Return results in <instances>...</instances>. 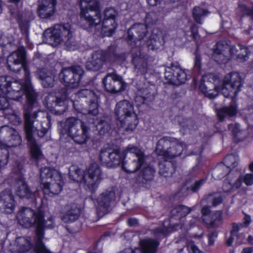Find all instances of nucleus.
<instances>
[{
	"mask_svg": "<svg viewBox=\"0 0 253 253\" xmlns=\"http://www.w3.org/2000/svg\"><path fill=\"white\" fill-rule=\"evenodd\" d=\"M77 95L82 99V101L86 103L88 114L92 116L89 123L95 126L100 135L108 133L112 128L114 129L118 134H129L133 132L139 123L133 105L128 100H123L117 103L114 114L116 127H113L111 120L108 118L96 116L98 114L99 96L93 90L86 88L81 89L78 91Z\"/></svg>",
	"mask_w": 253,
	"mask_h": 253,
	"instance_id": "obj_1",
	"label": "nucleus"
},
{
	"mask_svg": "<svg viewBox=\"0 0 253 253\" xmlns=\"http://www.w3.org/2000/svg\"><path fill=\"white\" fill-rule=\"evenodd\" d=\"M71 25L69 23H61L56 24V27L59 28L63 38L70 39L72 37V32Z\"/></svg>",
	"mask_w": 253,
	"mask_h": 253,
	"instance_id": "obj_43",
	"label": "nucleus"
},
{
	"mask_svg": "<svg viewBox=\"0 0 253 253\" xmlns=\"http://www.w3.org/2000/svg\"><path fill=\"white\" fill-rule=\"evenodd\" d=\"M44 216V212L41 210L35 211L31 208H26L25 211L18 213L16 217L19 223L24 227L29 228L35 227L36 237L39 234L44 233L45 228L52 229L54 227L52 218L49 217L47 220L51 223L46 225L47 221Z\"/></svg>",
	"mask_w": 253,
	"mask_h": 253,
	"instance_id": "obj_5",
	"label": "nucleus"
},
{
	"mask_svg": "<svg viewBox=\"0 0 253 253\" xmlns=\"http://www.w3.org/2000/svg\"><path fill=\"white\" fill-rule=\"evenodd\" d=\"M33 110H31L30 114V119H29V123L31 126V132L32 133H34L35 131V129L33 126L34 120L33 119H36L38 117V112L37 111H34L32 113Z\"/></svg>",
	"mask_w": 253,
	"mask_h": 253,
	"instance_id": "obj_55",
	"label": "nucleus"
},
{
	"mask_svg": "<svg viewBox=\"0 0 253 253\" xmlns=\"http://www.w3.org/2000/svg\"><path fill=\"white\" fill-rule=\"evenodd\" d=\"M243 176L240 175L233 184V189L235 188L236 189H239L242 186L243 183Z\"/></svg>",
	"mask_w": 253,
	"mask_h": 253,
	"instance_id": "obj_60",
	"label": "nucleus"
},
{
	"mask_svg": "<svg viewBox=\"0 0 253 253\" xmlns=\"http://www.w3.org/2000/svg\"><path fill=\"white\" fill-rule=\"evenodd\" d=\"M23 165L20 162L17 161L15 163V166L12 169V171L14 174L17 175L16 178H20L21 176L24 177L23 172Z\"/></svg>",
	"mask_w": 253,
	"mask_h": 253,
	"instance_id": "obj_48",
	"label": "nucleus"
},
{
	"mask_svg": "<svg viewBox=\"0 0 253 253\" xmlns=\"http://www.w3.org/2000/svg\"><path fill=\"white\" fill-rule=\"evenodd\" d=\"M194 54V67L195 69L197 70L199 73H201L202 71V57L197 52H195Z\"/></svg>",
	"mask_w": 253,
	"mask_h": 253,
	"instance_id": "obj_49",
	"label": "nucleus"
},
{
	"mask_svg": "<svg viewBox=\"0 0 253 253\" xmlns=\"http://www.w3.org/2000/svg\"><path fill=\"white\" fill-rule=\"evenodd\" d=\"M200 169L198 167H194L189 172V178L187 180V182L194 179L199 175Z\"/></svg>",
	"mask_w": 253,
	"mask_h": 253,
	"instance_id": "obj_50",
	"label": "nucleus"
},
{
	"mask_svg": "<svg viewBox=\"0 0 253 253\" xmlns=\"http://www.w3.org/2000/svg\"><path fill=\"white\" fill-rule=\"evenodd\" d=\"M127 223L129 227H134L138 225V221L135 218L130 217L127 219Z\"/></svg>",
	"mask_w": 253,
	"mask_h": 253,
	"instance_id": "obj_59",
	"label": "nucleus"
},
{
	"mask_svg": "<svg viewBox=\"0 0 253 253\" xmlns=\"http://www.w3.org/2000/svg\"><path fill=\"white\" fill-rule=\"evenodd\" d=\"M115 193L112 191H106L100 195L97 201L99 207L105 211L110 207L111 203L115 200Z\"/></svg>",
	"mask_w": 253,
	"mask_h": 253,
	"instance_id": "obj_28",
	"label": "nucleus"
},
{
	"mask_svg": "<svg viewBox=\"0 0 253 253\" xmlns=\"http://www.w3.org/2000/svg\"><path fill=\"white\" fill-rule=\"evenodd\" d=\"M208 11L200 6H195L192 10V16L194 21L198 24H202V17L206 15Z\"/></svg>",
	"mask_w": 253,
	"mask_h": 253,
	"instance_id": "obj_40",
	"label": "nucleus"
},
{
	"mask_svg": "<svg viewBox=\"0 0 253 253\" xmlns=\"http://www.w3.org/2000/svg\"><path fill=\"white\" fill-rule=\"evenodd\" d=\"M158 20V16L156 12L150 11L146 14L144 22L145 25H147L149 28H152L155 26Z\"/></svg>",
	"mask_w": 253,
	"mask_h": 253,
	"instance_id": "obj_42",
	"label": "nucleus"
},
{
	"mask_svg": "<svg viewBox=\"0 0 253 253\" xmlns=\"http://www.w3.org/2000/svg\"><path fill=\"white\" fill-rule=\"evenodd\" d=\"M112 149L111 148L102 149L99 154V161L102 165L108 167V163L110 162L111 159Z\"/></svg>",
	"mask_w": 253,
	"mask_h": 253,
	"instance_id": "obj_44",
	"label": "nucleus"
},
{
	"mask_svg": "<svg viewBox=\"0 0 253 253\" xmlns=\"http://www.w3.org/2000/svg\"><path fill=\"white\" fill-rule=\"evenodd\" d=\"M80 209L77 207H72L63 215L62 220L66 223L74 222L78 219L80 215Z\"/></svg>",
	"mask_w": 253,
	"mask_h": 253,
	"instance_id": "obj_38",
	"label": "nucleus"
},
{
	"mask_svg": "<svg viewBox=\"0 0 253 253\" xmlns=\"http://www.w3.org/2000/svg\"><path fill=\"white\" fill-rule=\"evenodd\" d=\"M21 88L22 89L23 95H25L26 98V102L23 105L24 126H31L30 123L28 122L30 119V114L31 111L34 109L38 95L31 85L25 84L21 85Z\"/></svg>",
	"mask_w": 253,
	"mask_h": 253,
	"instance_id": "obj_11",
	"label": "nucleus"
},
{
	"mask_svg": "<svg viewBox=\"0 0 253 253\" xmlns=\"http://www.w3.org/2000/svg\"><path fill=\"white\" fill-rule=\"evenodd\" d=\"M21 143V136L15 129L8 126L0 127V172L7 165L9 149L19 146Z\"/></svg>",
	"mask_w": 253,
	"mask_h": 253,
	"instance_id": "obj_7",
	"label": "nucleus"
},
{
	"mask_svg": "<svg viewBox=\"0 0 253 253\" xmlns=\"http://www.w3.org/2000/svg\"><path fill=\"white\" fill-rule=\"evenodd\" d=\"M223 202V198L221 196L216 197L213 198L212 201V205L214 207H216L220 204H221Z\"/></svg>",
	"mask_w": 253,
	"mask_h": 253,
	"instance_id": "obj_62",
	"label": "nucleus"
},
{
	"mask_svg": "<svg viewBox=\"0 0 253 253\" xmlns=\"http://www.w3.org/2000/svg\"><path fill=\"white\" fill-rule=\"evenodd\" d=\"M238 106L236 101L232 100L228 106H224L217 110L216 115L219 122L224 121L226 116L233 117L237 115Z\"/></svg>",
	"mask_w": 253,
	"mask_h": 253,
	"instance_id": "obj_22",
	"label": "nucleus"
},
{
	"mask_svg": "<svg viewBox=\"0 0 253 253\" xmlns=\"http://www.w3.org/2000/svg\"><path fill=\"white\" fill-rule=\"evenodd\" d=\"M117 50V45L111 44L106 49L94 51L91 55V60L86 63V69L89 71H97L101 69L103 65L119 59L120 55Z\"/></svg>",
	"mask_w": 253,
	"mask_h": 253,
	"instance_id": "obj_9",
	"label": "nucleus"
},
{
	"mask_svg": "<svg viewBox=\"0 0 253 253\" xmlns=\"http://www.w3.org/2000/svg\"><path fill=\"white\" fill-rule=\"evenodd\" d=\"M191 211V209L183 205H178L173 208L170 212L171 218L180 220L186 217Z\"/></svg>",
	"mask_w": 253,
	"mask_h": 253,
	"instance_id": "obj_32",
	"label": "nucleus"
},
{
	"mask_svg": "<svg viewBox=\"0 0 253 253\" xmlns=\"http://www.w3.org/2000/svg\"><path fill=\"white\" fill-rule=\"evenodd\" d=\"M69 177L78 183H84L87 190L91 193H95L103 179L101 169L96 163L90 164L85 170L77 168L74 174H69Z\"/></svg>",
	"mask_w": 253,
	"mask_h": 253,
	"instance_id": "obj_8",
	"label": "nucleus"
},
{
	"mask_svg": "<svg viewBox=\"0 0 253 253\" xmlns=\"http://www.w3.org/2000/svg\"><path fill=\"white\" fill-rule=\"evenodd\" d=\"M222 189L225 193L232 192L233 189V184L229 180H225L223 183Z\"/></svg>",
	"mask_w": 253,
	"mask_h": 253,
	"instance_id": "obj_53",
	"label": "nucleus"
},
{
	"mask_svg": "<svg viewBox=\"0 0 253 253\" xmlns=\"http://www.w3.org/2000/svg\"><path fill=\"white\" fill-rule=\"evenodd\" d=\"M57 0H40L37 14L41 19L50 20L56 12Z\"/></svg>",
	"mask_w": 253,
	"mask_h": 253,
	"instance_id": "obj_17",
	"label": "nucleus"
},
{
	"mask_svg": "<svg viewBox=\"0 0 253 253\" xmlns=\"http://www.w3.org/2000/svg\"><path fill=\"white\" fill-rule=\"evenodd\" d=\"M244 226L245 227H248L251 222V217L249 214H245L244 217Z\"/></svg>",
	"mask_w": 253,
	"mask_h": 253,
	"instance_id": "obj_64",
	"label": "nucleus"
},
{
	"mask_svg": "<svg viewBox=\"0 0 253 253\" xmlns=\"http://www.w3.org/2000/svg\"><path fill=\"white\" fill-rule=\"evenodd\" d=\"M7 68L14 73H18L23 68L26 81H30L31 72L26 64V51L20 48L11 53L6 59Z\"/></svg>",
	"mask_w": 253,
	"mask_h": 253,
	"instance_id": "obj_10",
	"label": "nucleus"
},
{
	"mask_svg": "<svg viewBox=\"0 0 253 253\" xmlns=\"http://www.w3.org/2000/svg\"><path fill=\"white\" fill-rule=\"evenodd\" d=\"M13 79L10 76H0V89L3 94L9 93L12 89V83L17 84L13 82Z\"/></svg>",
	"mask_w": 253,
	"mask_h": 253,
	"instance_id": "obj_37",
	"label": "nucleus"
},
{
	"mask_svg": "<svg viewBox=\"0 0 253 253\" xmlns=\"http://www.w3.org/2000/svg\"><path fill=\"white\" fill-rule=\"evenodd\" d=\"M160 244L158 240L151 238L141 239L139 244L141 253H157Z\"/></svg>",
	"mask_w": 253,
	"mask_h": 253,
	"instance_id": "obj_24",
	"label": "nucleus"
},
{
	"mask_svg": "<svg viewBox=\"0 0 253 253\" xmlns=\"http://www.w3.org/2000/svg\"><path fill=\"white\" fill-rule=\"evenodd\" d=\"M37 75L44 88L52 87L54 86L55 75L53 73L45 68H41L37 71Z\"/></svg>",
	"mask_w": 253,
	"mask_h": 253,
	"instance_id": "obj_26",
	"label": "nucleus"
},
{
	"mask_svg": "<svg viewBox=\"0 0 253 253\" xmlns=\"http://www.w3.org/2000/svg\"><path fill=\"white\" fill-rule=\"evenodd\" d=\"M154 233L156 234H163L164 236H167L168 234V229L164 228H157L155 229Z\"/></svg>",
	"mask_w": 253,
	"mask_h": 253,
	"instance_id": "obj_61",
	"label": "nucleus"
},
{
	"mask_svg": "<svg viewBox=\"0 0 253 253\" xmlns=\"http://www.w3.org/2000/svg\"><path fill=\"white\" fill-rule=\"evenodd\" d=\"M8 119L10 123L14 126H18L21 123L20 118L15 114H10L8 117Z\"/></svg>",
	"mask_w": 253,
	"mask_h": 253,
	"instance_id": "obj_52",
	"label": "nucleus"
},
{
	"mask_svg": "<svg viewBox=\"0 0 253 253\" xmlns=\"http://www.w3.org/2000/svg\"><path fill=\"white\" fill-rule=\"evenodd\" d=\"M164 159L163 161L159 163V173L164 177H171L175 172L177 163L169 159Z\"/></svg>",
	"mask_w": 253,
	"mask_h": 253,
	"instance_id": "obj_23",
	"label": "nucleus"
},
{
	"mask_svg": "<svg viewBox=\"0 0 253 253\" xmlns=\"http://www.w3.org/2000/svg\"><path fill=\"white\" fill-rule=\"evenodd\" d=\"M241 86L242 79L237 72L230 73L223 81L219 75L211 73L202 77L199 87L205 97L212 99L218 95L219 90L225 97L232 98L240 90Z\"/></svg>",
	"mask_w": 253,
	"mask_h": 253,
	"instance_id": "obj_4",
	"label": "nucleus"
},
{
	"mask_svg": "<svg viewBox=\"0 0 253 253\" xmlns=\"http://www.w3.org/2000/svg\"><path fill=\"white\" fill-rule=\"evenodd\" d=\"M218 233L216 231H212L208 235V245L209 246L213 245L215 239L217 237Z\"/></svg>",
	"mask_w": 253,
	"mask_h": 253,
	"instance_id": "obj_54",
	"label": "nucleus"
},
{
	"mask_svg": "<svg viewBox=\"0 0 253 253\" xmlns=\"http://www.w3.org/2000/svg\"><path fill=\"white\" fill-rule=\"evenodd\" d=\"M171 139L170 137L164 136L158 141L155 149V152L158 156L164 157L168 154V150L173 142Z\"/></svg>",
	"mask_w": 253,
	"mask_h": 253,
	"instance_id": "obj_29",
	"label": "nucleus"
},
{
	"mask_svg": "<svg viewBox=\"0 0 253 253\" xmlns=\"http://www.w3.org/2000/svg\"><path fill=\"white\" fill-rule=\"evenodd\" d=\"M165 37L162 30L153 27L151 34L146 42L149 50H155L165 44Z\"/></svg>",
	"mask_w": 253,
	"mask_h": 253,
	"instance_id": "obj_21",
	"label": "nucleus"
},
{
	"mask_svg": "<svg viewBox=\"0 0 253 253\" xmlns=\"http://www.w3.org/2000/svg\"><path fill=\"white\" fill-rule=\"evenodd\" d=\"M232 228L230 231V234L234 235L235 233H237L240 229V226L237 223L234 222L232 223Z\"/></svg>",
	"mask_w": 253,
	"mask_h": 253,
	"instance_id": "obj_63",
	"label": "nucleus"
},
{
	"mask_svg": "<svg viewBox=\"0 0 253 253\" xmlns=\"http://www.w3.org/2000/svg\"><path fill=\"white\" fill-rule=\"evenodd\" d=\"M84 74V71L79 65L62 68L58 75V78L65 87L49 94L45 98L46 107L50 112L61 115L66 112L67 101L69 99L68 89L78 87Z\"/></svg>",
	"mask_w": 253,
	"mask_h": 253,
	"instance_id": "obj_3",
	"label": "nucleus"
},
{
	"mask_svg": "<svg viewBox=\"0 0 253 253\" xmlns=\"http://www.w3.org/2000/svg\"><path fill=\"white\" fill-rule=\"evenodd\" d=\"M165 78L169 84L179 85L185 83L187 80V75L179 66H174L166 68Z\"/></svg>",
	"mask_w": 253,
	"mask_h": 253,
	"instance_id": "obj_15",
	"label": "nucleus"
},
{
	"mask_svg": "<svg viewBox=\"0 0 253 253\" xmlns=\"http://www.w3.org/2000/svg\"><path fill=\"white\" fill-rule=\"evenodd\" d=\"M16 202L10 189H5L0 193V210L3 212L10 214L15 208Z\"/></svg>",
	"mask_w": 253,
	"mask_h": 253,
	"instance_id": "obj_18",
	"label": "nucleus"
},
{
	"mask_svg": "<svg viewBox=\"0 0 253 253\" xmlns=\"http://www.w3.org/2000/svg\"><path fill=\"white\" fill-rule=\"evenodd\" d=\"M231 169L223 162L219 163L213 168L212 172L213 177L221 179L228 175L230 172Z\"/></svg>",
	"mask_w": 253,
	"mask_h": 253,
	"instance_id": "obj_35",
	"label": "nucleus"
},
{
	"mask_svg": "<svg viewBox=\"0 0 253 253\" xmlns=\"http://www.w3.org/2000/svg\"><path fill=\"white\" fill-rule=\"evenodd\" d=\"M155 173V169L152 166H147L143 168L141 171V176L142 179L147 182L154 179Z\"/></svg>",
	"mask_w": 253,
	"mask_h": 253,
	"instance_id": "obj_41",
	"label": "nucleus"
},
{
	"mask_svg": "<svg viewBox=\"0 0 253 253\" xmlns=\"http://www.w3.org/2000/svg\"><path fill=\"white\" fill-rule=\"evenodd\" d=\"M126 156V151H121L120 148L112 149L111 159L108 163V168H116L124 163Z\"/></svg>",
	"mask_w": 253,
	"mask_h": 253,
	"instance_id": "obj_27",
	"label": "nucleus"
},
{
	"mask_svg": "<svg viewBox=\"0 0 253 253\" xmlns=\"http://www.w3.org/2000/svg\"><path fill=\"white\" fill-rule=\"evenodd\" d=\"M84 5H81L80 18L84 23L82 25L84 29L89 31L102 23L101 32L105 37H111L118 27L117 16L118 12L115 8L106 7L102 19L100 4L97 0H82Z\"/></svg>",
	"mask_w": 253,
	"mask_h": 253,
	"instance_id": "obj_2",
	"label": "nucleus"
},
{
	"mask_svg": "<svg viewBox=\"0 0 253 253\" xmlns=\"http://www.w3.org/2000/svg\"><path fill=\"white\" fill-rule=\"evenodd\" d=\"M228 128L231 132L233 141L236 143L243 141L249 136L248 131L241 129L240 125L238 123L229 124Z\"/></svg>",
	"mask_w": 253,
	"mask_h": 253,
	"instance_id": "obj_25",
	"label": "nucleus"
},
{
	"mask_svg": "<svg viewBox=\"0 0 253 253\" xmlns=\"http://www.w3.org/2000/svg\"><path fill=\"white\" fill-rule=\"evenodd\" d=\"M34 245L31 241L26 239L25 243L19 246L17 253H27L30 250H34Z\"/></svg>",
	"mask_w": 253,
	"mask_h": 253,
	"instance_id": "obj_47",
	"label": "nucleus"
},
{
	"mask_svg": "<svg viewBox=\"0 0 253 253\" xmlns=\"http://www.w3.org/2000/svg\"><path fill=\"white\" fill-rule=\"evenodd\" d=\"M61 174L54 168L44 167L40 170L41 186L42 185L45 181L49 179L51 181L56 177H60Z\"/></svg>",
	"mask_w": 253,
	"mask_h": 253,
	"instance_id": "obj_30",
	"label": "nucleus"
},
{
	"mask_svg": "<svg viewBox=\"0 0 253 253\" xmlns=\"http://www.w3.org/2000/svg\"><path fill=\"white\" fill-rule=\"evenodd\" d=\"M124 151H126V154L128 152L134 154L136 158H138V159L145 160V156L144 152L136 146H128L126 149Z\"/></svg>",
	"mask_w": 253,
	"mask_h": 253,
	"instance_id": "obj_45",
	"label": "nucleus"
},
{
	"mask_svg": "<svg viewBox=\"0 0 253 253\" xmlns=\"http://www.w3.org/2000/svg\"><path fill=\"white\" fill-rule=\"evenodd\" d=\"M240 49L241 51H243V53H239L238 55V57L243 59L244 60H246L248 58L249 54L250 53V51L249 48L243 45L239 44Z\"/></svg>",
	"mask_w": 253,
	"mask_h": 253,
	"instance_id": "obj_51",
	"label": "nucleus"
},
{
	"mask_svg": "<svg viewBox=\"0 0 253 253\" xmlns=\"http://www.w3.org/2000/svg\"><path fill=\"white\" fill-rule=\"evenodd\" d=\"M183 151V146L182 143L173 142L168 150V154L165 155L164 159L171 160L178 156H180Z\"/></svg>",
	"mask_w": 253,
	"mask_h": 253,
	"instance_id": "obj_33",
	"label": "nucleus"
},
{
	"mask_svg": "<svg viewBox=\"0 0 253 253\" xmlns=\"http://www.w3.org/2000/svg\"><path fill=\"white\" fill-rule=\"evenodd\" d=\"M21 85L18 87V89L15 90L12 87L11 91L7 94H2V96H4L8 100L9 104H10V100H14L20 103H22L23 98V94L22 89L21 88Z\"/></svg>",
	"mask_w": 253,
	"mask_h": 253,
	"instance_id": "obj_39",
	"label": "nucleus"
},
{
	"mask_svg": "<svg viewBox=\"0 0 253 253\" xmlns=\"http://www.w3.org/2000/svg\"><path fill=\"white\" fill-rule=\"evenodd\" d=\"M207 179V178H203L196 180L193 184L188 188V189L191 191L193 193H197L203 185L206 183Z\"/></svg>",
	"mask_w": 253,
	"mask_h": 253,
	"instance_id": "obj_46",
	"label": "nucleus"
},
{
	"mask_svg": "<svg viewBox=\"0 0 253 253\" xmlns=\"http://www.w3.org/2000/svg\"><path fill=\"white\" fill-rule=\"evenodd\" d=\"M44 37L49 39L51 41L59 43L62 41L63 37L59 28L55 25L53 28L46 30L43 33Z\"/></svg>",
	"mask_w": 253,
	"mask_h": 253,
	"instance_id": "obj_34",
	"label": "nucleus"
},
{
	"mask_svg": "<svg viewBox=\"0 0 253 253\" xmlns=\"http://www.w3.org/2000/svg\"><path fill=\"white\" fill-rule=\"evenodd\" d=\"M64 185V181L61 174L60 177H56L51 181H45L41 186L44 195L52 196L60 193L63 189Z\"/></svg>",
	"mask_w": 253,
	"mask_h": 253,
	"instance_id": "obj_20",
	"label": "nucleus"
},
{
	"mask_svg": "<svg viewBox=\"0 0 253 253\" xmlns=\"http://www.w3.org/2000/svg\"><path fill=\"white\" fill-rule=\"evenodd\" d=\"M243 181L247 186L253 184V173H247L243 177Z\"/></svg>",
	"mask_w": 253,
	"mask_h": 253,
	"instance_id": "obj_56",
	"label": "nucleus"
},
{
	"mask_svg": "<svg viewBox=\"0 0 253 253\" xmlns=\"http://www.w3.org/2000/svg\"><path fill=\"white\" fill-rule=\"evenodd\" d=\"M102 82L105 90L111 93L121 92L126 88V83L122 77L115 72L107 74Z\"/></svg>",
	"mask_w": 253,
	"mask_h": 253,
	"instance_id": "obj_12",
	"label": "nucleus"
},
{
	"mask_svg": "<svg viewBox=\"0 0 253 253\" xmlns=\"http://www.w3.org/2000/svg\"><path fill=\"white\" fill-rule=\"evenodd\" d=\"M24 130L27 145L29 148L31 159L36 163H38L43 157V154L40 146L37 144L34 136V133L31 132V126H24Z\"/></svg>",
	"mask_w": 253,
	"mask_h": 253,
	"instance_id": "obj_16",
	"label": "nucleus"
},
{
	"mask_svg": "<svg viewBox=\"0 0 253 253\" xmlns=\"http://www.w3.org/2000/svg\"><path fill=\"white\" fill-rule=\"evenodd\" d=\"M183 127H185L190 130H195L197 128V126L195 125V123L192 120H188L187 124L185 125V126H183Z\"/></svg>",
	"mask_w": 253,
	"mask_h": 253,
	"instance_id": "obj_58",
	"label": "nucleus"
},
{
	"mask_svg": "<svg viewBox=\"0 0 253 253\" xmlns=\"http://www.w3.org/2000/svg\"><path fill=\"white\" fill-rule=\"evenodd\" d=\"M45 233L39 234L36 237L34 247V253H53L51 252L45 246L43 241Z\"/></svg>",
	"mask_w": 253,
	"mask_h": 253,
	"instance_id": "obj_36",
	"label": "nucleus"
},
{
	"mask_svg": "<svg viewBox=\"0 0 253 253\" xmlns=\"http://www.w3.org/2000/svg\"><path fill=\"white\" fill-rule=\"evenodd\" d=\"M145 162L144 160L138 159V158L134 159L129 163L127 166L126 162L125 160L124 163L122 165V169L127 173H134L141 168Z\"/></svg>",
	"mask_w": 253,
	"mask_h": 253,
	"instance_id": "obj_31",
	"label": "nucleus"
},
{
	"mask_svg": "<svg viewBox=\"0 0 253 253\" xmlns=\"http://www.w3.org/2000/svg\"><path fill=\"white\" fill-rule=\"evenodd\" d=\"M202 220L209 228H217L223 224L222 212L221 211H215L211 212L210 207L204 206L201 209Z\"/></svg>",
	"mask_w": 253,
	"mask_h": 253,
	"instance_id": "obj_14",
	"label": "nucleus"
},
{
	"mask_svg": "<svg viewBox=\"0 0 253 253\" xmlns=\"http://www.w3.org/2000/svg\"><path fill=\"white\" fill-rule=\"evenodd\" d=\"M147 25L137 23L132 25L127 30L126 41L132 48L136 47L137 41L143 40L148 33Z\"/></svg>",
	"mask_w": 253,
	"mask_h": 253,
	"instance_id": "obj_13",
	"label": "nucleus"
},
{
	"mask_svg": "<svg viewBox=\"0 0 253 253\" xmlns=\"http://www.w3.org/2000/svg\"><path fill=\"white\" fill-rule=\"evenodd\" d=\"M18 25L22 34H25L28 36L29 35V27L27 23L24 21Z\"/></svg>",
	"mask_w": 253,
	"mask_h": 253,
	"instance_id": "obj_57",
	"label": "nucleus"
},
{
	"mask_svg": "<svg viewBox=\"0 0 253 253\" xmlns=\"http://www.w3.org/2000/svg\"><path fill=\"white\" fill-rule=\"evenodd\" d=\"M89 126L75 117H70L61 124L59 129L60 137L66 135L79 144L87 142L89 138Z\"/></svg>",
	"mask_w": 253,
	"mask_h": 253,
	"instance_id": "obj_6",
	"label": "nucleus"
},
{
	"mask_svg": "<svg viewBox=\"0 0 253 253\" xmlns=\"http://www.w3.org/2000/svg\"><path fill=\"white\" fill-rule=\"evenodd\" d=\"M14 189L15 194L20 199H29L35 197L34 193L31 190L25 177L15 178Z\"/></svg>",
	"mask_w": 253,
	"mask_h": 253,
	"instance_id": "obj_19",
	"label": "nucleus"
}]
</instances>
